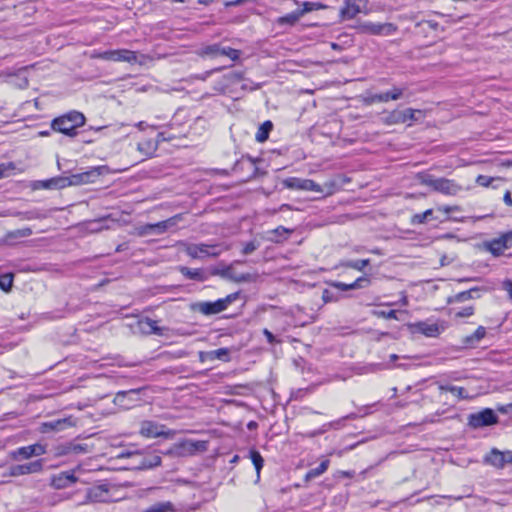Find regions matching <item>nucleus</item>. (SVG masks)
Instances as JSON below:
<instances>
[{
	"mask_svg": "<svg viewBox=\"0 0 512 512\" xmlns=\"http://www.w3.org/2000/svg\"><path fill=\"white\" fill-rule=\"evenodd\" d=\"M43 470V460H35L25 464L13 465L9 468V476H20L26 474L40 473Z\"/></svg>",
	"mask_w": 512,
	"mask_h": 512,
	"instance_id": "nucleus-17",
	"label": "nucleus"
},
{
	"mask_svg": "<svg viewBox=\"0 0 512 512\" xmlns=\"http://www.w3.org/2000/svg\"><path fill=\"white\" fill-rule=\"evenodd\" d=\"M474 314V307L473 306H467L463 309L457 311L455 313V317L457 318H463V317H469Z\"/></svg>",
	"mask_w": 512,
	"mask_h": 512,
	"instance_id": "nucleus-56",
	"label": "nucleus"
},
{
	"mask_svg": "<svg viewBox=\"0 0 512 512\" xmlns=\"http://www.w3.org/2000/svg\"><path fill=\"white\" fill-rule=\"evenodd\" d=\"M263 334L264 336L266 337L267 341L269 344H274L276 342V338L275 336L273 335V333L271 331H269L268 329H264L263 330Z\"/></svg>",
	"mask_w": 512,
	"mask_h": 512,
	"instance_id": "nucleus-62",
	"label": "nucleus"
},
{
	"mask_svg": "<svg viewBox=\"0 0 512 512\" xmlns=\"http://www.w3.org/2000/svg\"><path fill=\"white\" fill-rule=\"evenodd\" d=\"M416 179L420 184L431 187L434 191L445 195H456L461 190V186L454 180L435 178L427 172L418 173Z\"/></svg>",
	"mask_w": 512,
	"mask_h": 512,
	"instance_id": "nucleus-4",
	"label": "nucleus"
},
{
	"mask_svg": "<svg viewBox=\"0 0 512 512\" xmlns=\"http://www.w3.org/2000/svg\"><path fill=\"white\" fill-rule=\"evenodd\" d=\"M370 264V259L349 260L343 264L344 267L363 271Z\"/></svg>",
	"mask_w": 512,
	"mask_h": 512,
	"instance_id": "nucleus-42",
	"label": "nucleus"
},
{
	"mask_svg": "<svg viewBox=\"0 0 512 512\" xmlns=\"http://www.w3.org/2000/svg\"><path fill=\"white\" fill-rule=\"evenodd\" d=\"M86 118L83 113L72 110L52 120L51 127L54 131L60 132L69 137H75L77 129L85 124Z\"/></svg>",
	"mask_w": 512,
	"mask_h": 512,
	"instance_id": "nucleus-2",
	"label": "nucleus"
},
{
	"mask_svg": "<svg viewBox=\"0 0 512 512\" xmlns=\"http://www.w3.org/2000/svg\"><path fill=\"white\" fill-rule=\"evenodd\" d=\"M503 201L505 202L506 205L512 206V196L509 191H506V193L504 194Z\"/></svg>",
	"mask_w": 512,
	"mask_h": 512,
	"instance_id": "nucleus-64",
	"label": "nucleus"
},
{
	"mask_svg": "<svg viewBox=\"0 0 512 512\" xmlns=\"http://www.w3.org/2000/svg\"><path fill=\"white\" fill-rule=\"evenodd\" d=\"M179 272L186 278L197 282H205L210 277V269L204 268L192 269L186 266H179Z\"/></svg>",
	"mask_w": 512,
	"mask_h": 512,
	"instance_id": "nucleus-21",
	"label": "nucleus"
},
{
	"mask_svg": "<svg viewBox=\"0 0 512 512\" xmlns=\"http://www.w3.org/2000/svg\"><path fill=\"white\" fill-rule=\"evenodd\" d=\"M188 256L194 259H202L204 257H217L220 255L221 250L218 245L210 244H190L186 248Z\"/></svg>",
	"mask_w": 512,
	"mask_h": 512,
	"instance_id": "nucleus-12",
	"label": "nucleus"
},
{
	"mask_svg": "<svg viewBox=\"0 0 512 512\" xmlns=\"http://www.w3.org/2000/svg\"><path fill=\"white\" fill-rule=\"evenodd\" d=\"M272 129L273 123L270 120H267L264 123H262L259 126L258 131L255 135L256 141L259 143L265 142L269 138V134L272 131Z\"/></svg>",
	"mask_w": 512,
	"mask_h": 512,
	"instance_id": "nucleus-34",
	"label": "nucleus"
},
{
	"mask_svg": "<svg viewBox=\"0 0 512 512\" xmlns=\"http://www.w3.org/2000/svg\"><path fill=\"white\" fill-rule=\"evenodd\" d=\"M291 233H293V229L278 226L277 228L268 231L267 239L273 243H281L286 240Z\"/></svg>",
	"mask_w": 512,
	"mask_h": 512,
	"instance_id": "nucleus-28",
	"label": "nucleus"
},
{
	"mask_svg": "<svg viewBox=\"0 0 512 512\" xmlns=\"http://www.w3.org/2000/svg\"><path fill=\"white\" fill-rule=\"evenodd\" d=\"M486 249L491 252L492 255L498 257L503 254V251L506 248V245L502 242L501 238H495L489 242H485Z\"/></svg>",
	"mask_w": 512,
	"mask_h": 512,
	"instance_id": "nucleus-30",
	"label": "nucleus"
},
{
	"mask_svg": "<svg viewBox=\"0 0 512 512\" xmlns=\"http://www.w3.org/2000/svg\"><path fill=\"white\" fill-rule=\"evenodd\" d=\"M220 52H221L220 44H211V45H207V46L201 48L200 51L198 52V54L200 56H208V57L215 58V57L220 56Z\"/></svg>",
	"mask_w": 512,
	"mask_h": 512,
	"instance_id": "nucleus-41",
	"label": "nucleus"
},
{
	"mask_svg": "<svg viewBox=\"0 0 512 512\" xmlns=\"http://www.w3.org/2000/svg\"><path fill=\"white\" fill-rule=\"evenodd\" d=\"M14 274L12 272L2 273V291L10 292L13 285Z\"/></svg>",
	"mask_w": 512,
	"mask_h": 512,
	"instance_id": "nucleus-46",
	"label": "nucleus"
},
{
	"mask_svg": "<svg viewBox=\"0 0 512 512\" xmlns=\"http://www.w3.org/2000/svg\"><path fill=\"white\" fill-rule=\"evenodd\" d=\"M325 8V5L321 4L320 2H304L302 5V8L299 9L301 16L305 15L306 13L320 10Z\"/></svg>",
	"mask_w": 512,
	"mask_h": 512,
	"instance_id": "nucleus-43",
	"label": "nucleus"
},
{
	"mask_svg": "<svg viewBox=\"0 0 512 512\" xmlns=\"http://www.w3.org/2000/svg\"><path fill=\"white\" fill-rule=\"evenodd\" d=\"M137 233H138L139 236H147V235H152L153 234L151 228H149V223L140 226L137 229Z\"/></svg>",
	"mask_w": 512,
	"mask_h": 512,
	"instance_id": "nucleus-61",
	"label": "nucleus"
},
{
	"mask_svg": "<svg viewBox=\"0 0 512 512\" xmlns=\"http://www.w3.org/2000/svg\"><path fill=\"white\" fill-rule=\"evenodd\" d=\"M486 335V329L483 326H479L475 332L469 336H466L463 340V344L466 346H474Z\"/></svg>",
	"mask_w": 512,
	"mask_h": 512,
	"instance_id": "nucleus-36",
	"label": "nucleus"
},
{
	"mask_svg": "<svg viewBox=\"0 0 512 512\" xmlns=\"http://www.w3.org/2000/svg\"><path fill=\"white\" fill-rule=\"evenodd\" d=\"M54 457H62L72 455L71 441L60 443L53 446L50 450Z\"/></svg>",
	"mask_w": 512,
	"mask_h": 512,
	"instance_id": "nucleus-38",
	"label": "nucleus"
},
{
	"mask_svg": "<svg viewBox=\"0 0 512 512\" xmlns=\"http://www.w3.org/2000/svg\"><path fill=\"white\" fill-rule=\"evenodd\" d=\"M162 454L167 455V456H171V457H177V450L175 448V445H172L169 449H167L166 451L162 452Z\"/></svg>",
	"mask_w": 512,
	"mask_h": 512,
	"instance_id": "nucleus-63",
	"label": "nucleus"
},
{
	"mask_svg": "<svg viewBox=\"0 0 512 512\" xmlns=\"http://www.w3.org/2000/svg\"><path fill=\"white\" fill-rule=\"evenodd\" d=\"M29 66H23L17 69L14 72H2V77H4V82L8 85L18 88L25 89L28 87V71Z\"/></svg>",
	"mask_w": 512,
	"mask_h": 512,
	"instance_id": "nucleus-9",
	"label": "nucleus"
},
{
	"mask_svg": "<svg viewBox=\"0 0 512 512\" xmlns=\"http://www.w3.org/2000/svg\"><path fill=\"white\" fill-rule=\"evenodd\" d=\"M233 274L232 265L224 266L223 268H210V276H220L224 279L232 280Z\"/></svg>",
	"mask_w": 512,
	"mask_h": 512,
	"instance_id": "nucleus-40",
	"label": "nucleus"
},
{
	"mask_svg": "<svg viewBox=\"0 0 512 512\" xmlns=\"http://www.w3.org/2000/svg\"><path fill=\"white\" fill-rule=\"evenodd\" d=\"M483 462L497 469H502L507 464H512V451H500L497 448H493L485 455Z\"/></svg>",
	"mask_w": 512,
	"mask_h": 512,
	"instance_id": "nucleus-11",
	"label": "nucleus"
},
{
	"mask_svg": "<svg viewBox=\"0 0 512 512\" xmlns=\"http://www.w3.org/2000/svg\"><path fill=\"white\" fill-rule=\"evenodd\" d=\"M75 425L72 417L52 419L43 422L39 426L41 433L60 432Z\"/></svg>",
	"mask_w": 512,
	"mask_h": 512,
	"instance_id": "nucleus-16",
	"label": "nucleus"
},
{
	"mask_svg": "<svg viewBox=\"0 0 512 512\" xmlns=\"http://www.w3.org/2000/svg\"><path fill=\"white\" fill-rule=\"evenodd\" d=\"M416 110L412 108H406L404 110H393L387 113L386 116L382 117V122L386 125L402 124L407 121H415Z\"/></svg>",
	"mask_w": 512,
	"mask_h": 512,
	"instance_id": "nucleus-15",
	"label": "nucleus"
},
{
	"mask_svg": "<svg viewBox=\"0 0 512 512\" xmlns=\"http://www.w3.org/2000/svg\"><path fill=\"white\" fill-rule=\"evenodd\" d=\"M432 214H433L432 209H428L425 212L420 213V214H415L412 218V223H414V224L425 223L428 220L429 216H431Z\"/></svg>",
	"mask_w": 512,
	"mask_h": 512,
	"instance_id": "nucleus-52",
	"label": "nucleus"
},
{
	"mask_svg": "<svg viewBox=\"0 0 512 512\" xmlns=\"http://www.w3.org/2000/svg\"><path fill=\"white\" fill-rule=\"evenodd\" d=\"M180 216L176 215L169 219L157 222V223H149V228H151L152 233L156 235H160L165 233L168 229L175 226L179 220Z\"/></svg>",
	"mask_w": 512,
	"mask_h": 512,
	"instance_id": "nucleus-27",
	"label": "nucleus"
},
{
	"mask_svg": "<svg viewBox=\"0 0 512 512\" xmlns=\"http://www.w3.org/2000/svg\"><path fill=\"white\" fill-rule=\"evenodd\" d=\"M204 357L208 360H221L228 362L230 360V350L228 348H219L217 350L208 351L206 353H200V359L203 361Z\"/></svg>",
	"mask_w": 512,
	"mask_h": 512,
	"instance_id": "nucleus-29",
	"label": "nucleus"
},
{
	"mask_svg": "<svg viewBox=\"0 0 512 512\" xmlns=\"http://www.w3.org/2000/svg\"><path fill=\"white\" fill-rule=\"evenodd\" d=\"M397 313L398 311L397 310H389V311H385V310H374L373 311V315L379 317V318H384V319H396L398 320V317H397Z\"/></svg>",
	"mask_w": 512,
	"mask_h": 512,
	"instance_id": "nucleus-50",
	"label": "nucleus"
},
{
	"mask_svg": "<svg viewBox=\"0 0 512 512\" xmlns=\"http://www.w3.org/2000/svg\"><path fill=\"white\" fill-rule=\"evenodd\" d=\"M494 181V178L486 176V175H479L476 178V183L480 186L488 187L490 184Z\"/></svg>",
	"mask_w": 512,
	"mask_h": 512,
	"instance_id": "nucleus-57",
	"label": "nucleus"
},
{
	"mask_svg": "<svg viewBox=\"0 0 512 512\" xmlns=\"http://www.w3.org/2000/svg\"><path fill=\"white\" fill-rule=\"evenodd\" d=\"M406 91V87H397L394 86L387 92L376 93L367 96L364 102L367 105H372L374 103H386L388 101H396L403 97Z\"/></svg>",
	"mask_w": 512,
	"mask_h": 512,
	"instance_id": "nucleus-14",
	"label": "nucleus"
},
{
	"mask_svg": "<svg viewBox=\"0 0 512 512\" xmlns=\"http://www.w3.org/2000/svg\"><path fill=\"white\" fill-rule=\"evenodd\" d=\"M47 446L42 445L41 443H35L33 445L24 446L16 449L11 453V456L14 459L21 457L23 459H28L33 456H41L47 452Z\"/></svg>",
	"mask_w": 512,
	"mask_h": 512,
	"instance_id": "nucleus-18",
	"label": "nucleus"
},
{
	"mask_svg": "<svg viewBox=\"0 0 512 512\" xmlns=\"http://www.w3.org/2000/svg\"><path fill=\"white\" fill-rule=\"evenodd\" d=\"M175 506L170 501L156 502L148 506L143 512H175Z\"/></svg>",
	"mask_w": 512,
	"mask_h": 512,
	"instance_id": "nucleus-31",
	"label": "nucleus"
},
{
	"mask_svg": "<svg viewBox=\"0 0 512 512\" xmlns=\"http://www.w3.org/2000/svg\"><path fill=\"white\" fill-rule=\"evenodd\" d=\"M249 458L251 459L255 469H256V472H257V479L260 478V471L261 469L263 468V465H264V459L262 457V455L260 454L259 451H257L256 449H251L249 451Z\"/></svg>",
	"mask_w": 512,
	"mask_h": 512,
	"instance_id": "nucleus-39",
	"label": "nucleus"
},
{
	"mask_svg": "<svg viewBox=\"0 0 512 512\" xmlns=\"http://www.w3.org/2000/svg\"><path fill=\"white\" fill-rule=\"evenodd\" d=\"M371 284L369 276L364 275L357 278L354 282L346 284L340 281H334L330 283V286L336 288L338 291H348L354 289L366 288Z\"/></svg>",
	"mask_w": 512,
	"mask_h": 512,
	"instance_id": "nucleus-22",
	"label": "nucleus"
},
{
	"mask_svg": "<svg viewBox=\"0 0 512 512\" xmlns=\"http://www.w3.org/2000/svg\"><path fill=\"white\" fill-rule=\"evenodd\" d=\"M368 0H345L344 5L340 9V17L343 20L355 18L359 13H368Z\"/></svg>",
	"mask_w": 512,
	"mask_h": 512,
	"instance_id": "nucleus-10",
	"label": "nucleus"
},
{
	"mask_svg": "<svg viewBox=\"0 0 512 512\" xmlns=\"http://www.w3.org/2000/svg\"><path fill=\"white\" fill-rule=\"evenodd\" d=\"M245 163H248L251 167H253L254 172L257 171V168L254 167V163H255L254 160L251 157H249V156L248 157H242L241 160L236 161V163L233 166V171L234 172H238V171L242 170L244 168V164ZM254 174L255 173H253V175Z\"/></svg>",
	"mask_w": 512,
	"mask_h": 512,
	"instance_id": "nucleus-47",
	"label": "nucleus"
},
{
	"mask_svg": "<svg viewBox=\"0 0 512 512\" xmlns=\"http://www.w3.org/2000/svg\"><path fill=\"white\" fill-rule=\"evenodd\" d=\"M100 176L98 168L88 171L71 174L70 176H56L46 180H36L30 183L32 190H58L69 186L93 183Z\"/></svg>",
	"mask_w": 512,
	"mask_h": 512,
	"instance_id": "nucleus-1",
	"label": "nucleus"
},
{
	"mask_svg": "<svg viewBox=\"0 0 512 512\" xmlns=\"http://www.w3.org/2000/svg\"><path fill=\"white\" fill-rule=\"evenodd\" d=\"M114 61L134 63L137 61V55L134 51H130L127 49H117L115 50Z\"/></svg>",
	"mask_w": 512,
	"mask_h": 512,
	"instance_id": "nucleus-33",
	"label": "nucleus"
},
{
	"mask_svg": "<svg viewBox=\"0 0 512 512\" xmlns=\"http://www.w3.org/2000/svg\"><path fill=\"white\" fill-rule=\"evenodd\" d=\"M413 327L416 332H419L426 337H437L441 333L440 326L437 323L421 321L415 323Z\"/></svg>",
	"mask_w": 512,
	"mask_h": 512,
	"instance_id": "nucleus-23",
	"label": "nucleus"
},
{
	"mask_svg": "<svg viewBox=\"0 0 512 512\" xmlns=\"http://www.w3.org/2000/svg\"><path fill=\"white\" fill-rule=\"evenodd\" d=\"M282 183L285 188L291 189V190L314 191V192H318V193L324 192L322 187L311 179L289 177V178L284 179Z\"/></svg>",
	"mask_w": 512,
	"mask_h": 512,
	"instance_id": "nucleus-13",
	"label": "nucleus"
},
{
	"mask_svg": "<svg viewBox=\"0 0 512 512\" xmlns=\"http://www.w3.org/2000/svg\"><path fill=\"white\" fill-rule=\"evenodd\" d=\"M252 280H253V276L250 273H243V274L234 273L231 281H234L236 283H243V282H251Z\"/></svg>",
	"mask_w": 512,
	"mask_h": 512,
	"instance_id": "nucleus-54",
	"label": "nucleus"
},
{
	"mask_svg": "<svg viewBox=\"0 0 512 512\" xmlns=\"http://www.w3.org/2000/svg\"><path fill=\"white\" fill-rule=\"evenodd\" d=\"M502 242L506 245V248H510L512 246V230L502 234L500 236Z\"/></svg>",
	"mask_w": 512,
	"mask_h": 512,
	"instance_id": "nucleus-60",
	"label": "nucleus"
},
{
	"mask_svg": "<svg viewBox=\"0 0 512 512\" xmlns=\"http://www.w3.org/2000/svg\"><path fill=\"white\" fill-rule=\"evenodd\" d=\"M240 297V292H235L227 295L225 298L219 299L223 310H226L233 302H235Z\"/></svg>",
	"mask_w": 512,
	"mask_h": 512,
	"instance_id": "nucleus-51",
	"label": "nucleus"
},
{
	"mask_svg": "<svg viewBox=\"0 0 512 512\" xmlns=\"http://www.w3.org/2000/svg\"><path fill=\"white\" fill-rule=\"evenodd\" d=\"M150 325H152L150 318H144L138 321V328L142 333L149 334Z\"/></svg>",
	"mask_w": 512,
	"mask_h": 512,
	"instance_id": "nucleus-55",
	"label": "nucleus"
},
{
	"mask_svg": "<svg viewBox=\"0 0 512 512\" xmlns=\"http://www.w3.org/2000/svg\"><path fill=\"white\" fill-rule=\"evenodd\" d=\"M150 322L152 323V325H150L149 334H155V335L162 336L163 335V328L159 327L157 325V322L152 320V319H150Z\"/></svg>",
	"mask_w": 512,
	"mask_h": 512,
	"instance_id": "nucleus-58",
	"label": "nucleus"
},
{
	"mask_svg": "<svg viewBox=\"0 0 512 512\" xmlns=\"http://www.w3.org/2000/svg\"><path fill=\"white\" fill-rule=\"evenodd\" d=\"M112 490H116L115 486L109 483H101L87 488L86 499L82 503H109L114 501Z\"/></svg>",
	"mask_w": 512,
	"mask_h": 512,
	"instance_id": "nucleus-5",
	"label": "nucleus"
},
{
	"mask_svg": "<svg viewBox=\"0 0 512 512\" xmlns=\"http://www.w3.org/2000/svg\"><path fill=\"white\" fill-rule=\"evenodd\" d=\"M499 418L491 408H484L479 412L468 415V425L473 429L492 426L497 424Z\"/></svg>",
	"mask_w": 512,
	"mask_h": 512,
	"instance_id": "nucleus-7",
	"label": "nucleus"
},
{
	"mask_svg": "<svg viewBox=\"0 0 512 512\" xmlns=\"http://www.w3.org/2000/svg\"><path fill=\"white\" fill-rule=\"evenodd\" d=\"M260 246V243L256 240H251L249 242H247L244 246H243V249H242V254L243 255H250L252 254L255 250H257Z\"/></svg>",
	"mask_w": 512,
	"mask_h": 512,
	"instance_id": "nucleus-53",
	"label": "nucleus"
},
{
	"mask_svg": "<svg viewBox=\"0 0 512 512\" xmlns=\"http://www.w3.org/2000/svg\"><path fill=\"white\" fill-rule=\"evenodd\" d=\"M174 445L177 450V457L191 456L194 455L200 448H204V442H196L189 439L182 440L178 443H175Z\"/></svg>",
	"mask_w": 512,
	"mask_h": 512,
	"instance_id": "nucleus-19",
	"label": "nucleus"
},
{
	"mask_svg": "<svg viewBox=\"0 0 512 512\" xmlns=\"http://www.w3.org/2000/svg\"><path fill=\"white\" fill-rule=\"evenodd\" d=\"M72 455L86 454L90 452L89 445L71 441Z\"/></svg>",
	"mask_w": 512,
	"mask_h": 512,
	"instance_id": "nucleus-48",
	"label": "nucleus"
},
{
	"mask_svg": "<svg viewBox=\"0 0 512 512\" xmlns=\"http://www.w3.org/2000/svg\"><path fill=\"white\" fill-rule=\"evenodd\" d=\"M329 464H330V461L328 459H325L323 460L318 467L316 468H312L310 469L306 474H305V477H304V480L306 482L316 478V477H319L320 475H322L324 472H326V470L328 469L329 467Z\"/></svg>",
	"mask_w": 512,
	"mask_h": 512,
	"instance_id": "nucleus-35",
	"label": "nucleus"
},
{
	"mask_svg": "<svg viewBox=\"0 0 512 512\" xmlns=\"http://www.w3.org/2000/svg\"><path fill=\"white\" fill-rule=\"evenodd\" d=\"M439 390L441 392H449L453 396H455L458 400L467 399L469 396L467 394V391L463 387H458L454 385H440Z\"/></svg>",
	"mask_w": 512,
	"mask_h": 512,
	"instance_id": "nucleus-32",
	"label": "nucleus"
},
{
	"mask_svg": "<svg viewBox=\"0 0 512 512\" xmlns=\"http://www.w3.org/2000/svg\"><path fill=\"white\" fill-rule=\"evenodd\" d=\"M341 298L339 292L330 289H324L322 292V300L324 303L338 302Z\"/></svg>",
	"mask_w": 512,
	"mask_h": 512,
	"instance_id": "nucleus-45",
	"label": "nucleus"
},
{
	"mask_svg": "<svg viewBox=\"0 0 512 512\" xmlns=\"http://www.w3.org/2000/svg\"><path fill=\"white\" fill-rule=\"evenodd\" d=\"M220 56H227L231 60L236 61L240 57V51L231 47H221Z\"/></svg>",
	"mask_w": 512,
	"mask_h": 512,
	"instance_id": "nucleus-49",
	"label": "nucleus"
},
{
	"mask_svg": "<svg viewBox=\"0 0 512 512\" xmlns=\"http://www.w3.org/2000/svg\"><path fill=\"white\" fill-rule=\"evenodd\" d=\"M119 458H130L131 465L136 470H149L158 467L162 463L159 452L156 451H141V450H126L119 454Z\"/></svg>",
	"mask_w": 512,
	"mask_h": 512,
	"instance_id": "nucleus-3",
	"label": "nucleus"
},
{
	"mask_svg": "<svg viewBox=\"0 0 512 512\" xmlns=\"http://www.w3.org/2000/svg\"><path fill=\"white\" fill-rule=\"evenodd\" d=\"M139 434L144 438L163 437L171 439L175 436V431L167 429L164 424L152 420H143L140 422Z\"/></svg>",
	"mask_w": 512,
	"mask_h": 512,
	"instance_id": "nucleus-6",
	"label": "nucleus"
},
{
	"mask_svg": "<svg viewBox=\"0 0 512 512\" xmlns=\"http://www.w3.org/2000/svg\"><path fill=\"white\" fill-rule=\"evenodd\" d=\"M69 164H72V162L69 160H63V161L57 160L58 169L63 171V173H68L71 171Z\"/></svg>",
	"mask_w": 512,
	"mask_h": 512,
	"instance_id": "nucleus-59",
	"label": "nucleus"
},
{
	"mask_svg": "<svg viewBox=\"0 0 512 512\" xmlns=\"http://www.w3.org/2000/svg\"><path fill=\"white\" fill-rule=\"evenodd\" d=\"M481 297V289L478 287L471 288L466 291H462L448 298V303H461L470 299H478Z\"/></svg>",
	"mask_w": 512,
	"mask_h": 512,
	"instance_id": "nucleus-24",
	"label": "nucleus"
},
{
	"mask_svg": "<svg viewBox=\"0 0 512 512\" xmlns=\"http://www.w3.org/2000/svg\"><path fill=\"white\" fill-rule=\"evenodd\" d=\"M74 471H64L53 478L52 484L57 489H63L76 482Z\"/></svg>",
	"mask_w": 512,
	"mask_h": 512,
	"instance_id": "nucleus-25",
	"label": "nucleus"
},
{
	"mask_svg": "<svg viewBox=\"0 0 512 512\" xmlns=\"http://www.w3.org/2000/svg\"><path fill=\"white\" fill-rule=\"evenodd\" d=\"M301 13L299 11V9L291 12V13H288L284 16H281L279 17L276 22L277 24L279 25H289V26H293L295 25L299 19L301 18Z\"/></svg>",
	"mask_w": 512,
	"mask_h": 512,
	"instance_id": "nucleus-37",
	"label": "nucleus"
},
{
	"mask_svg": "<svg viewBox=\"0 0 512 512\" xmlns=\"http://www.w3.org/2000/svg\"><path fill=\"white\" fill-rule=\"evenodd\" d=\"M192 309L203 315L210 316L223 312L220 300L216 301H201L192 305Z\"/></svg>",
	"mask_w": 512,
	"mask_h": 512,
	"instance_id": "nucleus-20",
	"label": "nucleus"
},
{
	"mask_svg": "<svg viewBox=\"0 0 512 512\" xmlns=\"http://www.w3.org/2000/svg\"><path fill=\"white\" fill-rule=\"evenodd\" d=\"M356 29L361 34L388 36L394 34L398 28L393 23H373L366 21L359 23Z\"/></svg>",
	"mask_w": 512,
	"mask_h": 512,
	"instance_id": "nucleus-8",
	"label": "nucleus"
},
{
	"mask_svg": "<svg viewBox=\"0 0 512 512\" xmlns=\"http://www.w3.org/2000/svg\"><path fill=\"white\" fill-rule=\"evenodd\" d=\"M92 59H102L106 61H114L115 58V50H106V51H93L91 54Z\"/></svg>",
	"mask_w": 512,
	"mask_h": 512,
	"instance_id": "nucleus-44",
	"label": "nucleus"
},
{
	"mask_svg": "<svg viewBox=\"0 0 512 512\" xmlns=\"http://www.w3.org/2000/svg\"><path fill=\"white\" fill-rule=\"evenodd\" d=\"M31 234L32 229L29 227L9 231L5 234L4 238H2V244L13 245L18 239L28 237Z\"/></svg>",
	"mask_w": 512,
	"mask_h": 512,
	"instance_id": "nucleus-26",
	"label": "nucleus"
}]
</instances>
